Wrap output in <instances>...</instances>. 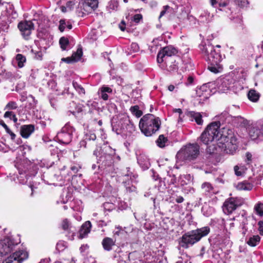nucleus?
<instances>
[{
    "mask_svg": "<svg viewBox=\"0 0 263 263\" xmlns=\"http://www.w3.org/2000/svg\"><path fill=\"white\" fill-rule=\"evenodd\" d=\"M229 117L227 112L219 116L220 121L210 124L201 134L200 138L204 144H209L215 140H218L217 145L221 151L226 154H233L237 148V139L231 129L223 128L219 132L220 122L223 123Z\"/></svg>",
    "mask_w": 263,
    "mask_h": 263,
    "instance_id": "nucleus-1",
    "label": "nucleus"
},
{
    "mask_svg": "<svg viewBox=\"0 0 263 263\" xmlns=\"http://www.w3.org/2000/svg\"><path fill=\"white\" fill-rule=\"evenodd\" d=\"M161 121L159 118L151 114L143 116L139 124L141 132L147 137L155 134L159 129Z\"/></svg>",
    "mask_w": 263,
    "mask_h": 263,
    "instance_id": "nucleus-2",
    "label": "nucleus"
},
{
    "mask_svg": "<svg viewBox=\"0 0 263 263\" xmlns=\"http://www.w3.org/2000/svg\"><path fill=\"white\" fill-rule=\"evenodd\" d=\"M210 232L209 227H204L187 232L181 238V246L183 248H187L189 245H192L199 241L201 238L207 236Z\"/></svg>",
    "mask_w": 263,
    "mask_h": 263,
    "instance_id": "nucleus-3",
    "label": "nucleus"
},
{
    "mask_svg": "<svg viewBox=\"0 0 263 263\" xmlns=\"http://www.w3.org/2000/svg\"><path fill=\"white\" fill-rule=\"evenodd\" d=\"M100 151L101 153L97 148L93 151V155L96 157L101 155L98 162L100 163L99 167L104 169L106 167L111 166L114 163L113 156L115 154V149L109 146H106L103 149H100Z\"/></svg>",
    "mask_w": 263,
    "mask_h": 263,
    "instance_id": "nucleus-4",
    "label": "nucleus"
},
{
    "mask_svg": "<svg viewBox=\"0 0 263 263\" xmlns=\"http://www.w3.org/2000/svg\"><path fill=\"white\" fill-rule=\"evenodd\" d=\"M199 154V146L197 144H190L182 148L177 154L178 160L191 161L195 159Z\"/></svg>",
    "mask_w": 263,
    "mask_h": 263,
    "instance_id": "nucleus-5",
    "label": "nucleus"
},
{
    "mask_svg": "<svg viewBox=\"0 0 263 263\" xmlns=\"http://www.w3.org/2000/svg\"><path fill=\"white\" fill-rule=\"evenodd\" d=\"M210 53V56L206 60L210 64L208 66V69L215 73L221 72L222 70V66L220 64L222 60L220 50H216L215 48Z\"/></svg>",
    "mask_w": 263,
    "mask_h": 263,
    "instance_id": "nucleus-6",
    "label": "nucleus"
},
{
    "mask_svg": "<svg viewBox=\"0 0 263 263\" xmlns=\"http://www.w3.org/2000/svg\"><path fill=\"white\" fill-rule=\"evenodd\" d=\"M74 129L69 124H66L62 128L61 132L58 133L57 137L60 142L65 144H69L72 137Z\"/></svg>",
    "mask_w": 263,
    "mask_h": 263,
    "instance_id": "nucleus-7",
    "label": "nucleus"
},
{
    "mask_svg": "<svg viewBox=\"0 0 263 263\" xmlns=\"http://www.w3.org/2000/svg\"><path fill=\"white\" fill-rule=\"evenodd\" d=\"M18 243L11 237H6L0 241V255H6L13 250L14 247Z\"/></svg>",
    "mask_w": 263,
    "mask_h": 263,
    "instance_id": "nucleus-8",
    "label": "nucleus"
},
{
    "mask_svg": "<svg viewBox=\"0 0 263 263\" xmlns=\"http://www.w3.org/2000/svg\"><path fill=\"white\" fill-rule=\"evenodd\" d=\"M242 203L240 199L238 198H230L227 199L222 206L223 211L226 214H231Z\"/></svg>",
    "mask_w": 263,
    "mask_h": 263,
    "instance_id": "nucleus-9",
    "label": "nucleus"
},
{
    "mask_svg": "<svg viewBox=\"0 0 263 263\" xmlns=\"http://www.w3.org/2000/svg\"><path fill=\"white\" fill-rule=\"evenodd\" d=\"M28 257L27 252L18 250L5 259L2 263H22Z\"/></svg>",
    "mask_w": 263,
    "mask_h": 263,
    "instance_id": "nucleus-10",
    "label": "nucleus"
},
{
    "mask_svg": "<svg viewBox=\"0 0 263 263\" xmlns=\"http://www.w3.org/2000/svg\"><path fill=\"white\" fill-rule=\"evenodd\" d=\"M177 52V50L171 46L164 47L158 53L157 62L159 63H162L164 61H168L172 55H175Z\"/></svg>",
    "mask_w": 263,
    "mask_h": 263,
    "instance_id": "nucleus-11",
    "label": "nucleus"
},
{
    "mask_svg": "<svg viewBox=\"0 0 263 263\" xmlns=\"http://www.w3.org/2000/svg\"><path fill=\"white\" fill-rule=\"evenodd\" d=\"M17 27L23 37L28 39L34 29V24L31 21H22L18 23Z\"/></svg>",
    "mask_w": 263,
    "mask_h": 263,
    "instance_id": "nucleus-12",
    "label": "nucleus"
},
{
    "mask_svg": "<svg viewBox=\"0 0 263 263\" xmlns=\"http://www.w3.org/2000/svg\"><path fill=\"white\" fill-rule=\"evenodd\" d=\"M234 81L230 76H226L218 79L216 83L218 90L221 92H224L230 89Z\"/></svg>",
    "mask_w": 263,
    "mask_h": 263,
    "instance_id": "nucleus-13",
    "label": "nucleus"
},
{
    "mask_svg": "<svg viewBox=\"0 0 263 263\" xmlns=\"http://www.w3.org/2000/svg\"><path fill=\"white\" fill-rule=\"evenodd\" d=\"M201 53L204 59L207 60L209 57L210 52H212L215 47L208 41L202 42L199 46Z\"/></svg>",
    "mask_w": 263,
    "mask_h": 263,
    "instance_id": "nucleus-14",
    "label": "nucleus"
},
{
    "mask_svg": "<svg viewBox=\"0 0 263 263\" xmlns=\"http://www.w3.org/2000/svg\"><path fill=\"white\" fill-rule=\"evenodd\" d=\"M126 117H127L126 115H123L120 116L119 118H114L112 120L111 123L112 130L115 132L117 134L122 133V125L124 124V120H125Z\"/></svg>",
    "mask_w": 263,
    "mask_h": 263,
    "instance_id": "nucleus-15",
    "label": "nucleus"
},
{
    "mask_svg": "<svg viewBox=\"0 0 263 263\" xmlns=\"http://www.w3.org/2000/svg\"><path fill=\"white\" fill-rule=\"evenodd\" d=\"M91 227V222L89 221L85 222L82 226L79 231L78 238L82 239L85 238L90 231Z\"/></svg>",
    "mask_w": 263,
    "mask_h": 263,
    "instance_id": "nucleus-16",
    "label": "nucleus"
},
{
    "mask_svg": "<svg viewBox=\"0 0 263 263\" xmlns=\"http://www.w3.org/2000/svg\"><path fill=\"white\" fill-rule=\"evenodd\" d=\"M34 126L33 125H24L21 127V135L25 138H28L34 132Z\"/></svg>",
    "mask_w": 263,
    "mask_h": 263,
    "instance_id": "nucleus-17",
    "label": "nucleus"
},
{
    "mask_svg": "<svg viewBox=\"0 0 263 263\" xmlns=\"http://www.w3.org/2000/svg\"><path fill=\"white\" fill-rule=\"evenodd\" d=\"M116 240L110 237H105L102 241L103 249L107 251L112 250V247L115 246Z\"/></svg>",
    "mask_w": 263,
    "mask_h": 263,
    "instance_id": "nucleus-18",
    "label": "nucleus"
},
{
    "mask_svg": "<svg viewBox=\"0 0 263 263\" xmlns=\"http://www.w3.org/2000/svg\"><path fill=\"white\" fill-rule=\"evenodd\" d=\"M82 54V49L81 48H78L77 51L72 54L71 57L63 58L62 60L68 63L73 62H78L81 58Z\"/></svg>",
    "mask_w": 263,
    "mask_h": 263,
    "instance_id": "nucleus-19",
    "label": "nucleus"
},
{
    "mask_svg": "<svg viewBox=\"0 0 263 263\" xmlns=\"http://www.w3.org/2000/svg\"><path fill=\"white\" fill-rule=\"evenodd\" d=\"M186 116L190 118V120L196 121L197 124L201 125L203 123L202 116L199 112H196L193 111H190L187 112Z\"/></svg>",
    "mask_w": 263,
    "mask_h": 263,
    "instance_id": "nucleus-20",
    "label": "nucleus"
},
{
    "mask_svg": "<svg viewBox=\"0 0 263 263\" xmlns=\"http://www.w3.org/2000/svg\"><path fill=\"white\" fill-rule=\"evenodd\" d=\"M112 89L110 87L106 86H103L100 88L99 94L103 100H107L108 99L107 93H112Z\"/></svg>",
    "mask_w": 263,
    "mask_h": 263,
    "instance_id": "nucleus-21",
    "label": "nucleus"
},
{
    "mask_svg": "<svg viewBox=\"0 0 263 263\" xmlns=\"http://www.w3.org/2000/svg\"><path fill=\"white\" fill-rule=\"evenodd\" d=\"M209 93L207 91L206 86L202 85L196 90V95L198 97L202 98L201 100L204 101L208 98Z\"/></svg>",
    "mask_w": 263,
    "mask_h": 263,
    "instance_id": "nucleus-22",
    "label": "nucleus"
},
{
    "mask_svg": "<svg viewBox=\"0 0 263 263\" xmlns=\"http://www.w3.org/2000/svg\"><path fill=\"white\" fill-rule=\"evenodd\" d=\"M138 162L144 169H148L150 166L149 159L144 155H140L138 158Z\"/></svg>",
    "mask_w": 263,
    "mask_h": 263,
    "instance_id": "nucleus-23",
    "label": "nucleus"
},
{
    "mask_svg": "<svg viewBox=\"0 0 263 263\" xmlns=\"http://www.w3.org/2000/svg\"><path fill=\"white\" fill-rule=\"evenodd\" d=\"M124 124H126L125 132L132 133L135 131L136 126L127 116L125 117V120H124Z\"/></svg>",
    "mask_w": 263,
    "mask_h": 263,
    "instance_id": "nucleus-24",
    "label": "nucleus"
},
{
    "mask_svg": "<svg viewBox=\"0 0 263 263\" xmlns=\"http://www.w3.org/2000/svg\"><path fill=\"white\" fill-rule=\"evenodd\" d=\"M170 63L167 64V69L168 71L173 72L178 69V62L174 58H171Z\"/></svg>",
    "mask_w": 263,
    "mask_h": 263,
    "instance_id": "nucleus-25",
    "label": "nucleus"
},
{
    "mask_svg": "<svg viewBox=\"0 0 263 263\" xmlns=\"http://www.w3.org/2000/svg\"><path fill=\"white\" fill-rule=\"evenodd\" d=\"M236 187L238 190L250 191L252 190L253 185L247 182H241L236 185Z\"/></svg>",
    "mask_w": 263,
    "mask_h": 263,
    "instance_id": "nucleus-26",
    "label": "nucleus"
},
{
    "mask_svg": "<svg viewBox=\"0 0 263 263\" xmlns=\"http://www.w3.org/2000/svg\"><path fill=\"white\" fill-rule=\"evenodd\" d=\"M259 97V93L254 89L250 90L248 93V99L252 102H257Z\"/></svg>",
    "mask_w": 263,
    "mask_h": 263,
    "instance_id": "nucleus-27",
    "label": "nucleus"
},
{
    "mask_svg": "<svg viewBox=\"0 0 263 263\" xmlns=\"http://www.w3.org/2000/svg\"><path fill=\"white\" fill-rule=\"evenodd\" d=\"M60 25L59 29L61 32H63L65 28H67L69 30L71 29L72 27V24L69 21H66L65 20H61L60 21Z\"/></svg>",
    "mask_w": 263,
    "mask_h": 263,
    "instance_id": "nucleus-28",
    "label": "nucleus"
},
{
    "mask_svg": "<svg viewBox=\"0 0 263 263\" xmlns=\"http://www.w3.org/2000/svg\"><path fill=\"white\" fill-rule=\"evenodd\" d=\"M118 6L119 3L117 0H111L108 4L107 10L109 12L111 13L112 11H117Z\"/></svg>",
    "mask_w": 263,
    "mask_h": 263,
    "instance_id": "nucleus-29",
    "label": "nucleus"
},
{
    "mask_svg": "<svg viewBox=\"0 0 263 263\" xmlns=\"http://www.w3.org/2000/svg\"><path fill=\"white\" fill-rule=\"evenodd\" d=\"M96 139V135L92 132H89L85 135V138L84 141L81 142V145L84 146L85 147H86V145L87 142L91 140L94 141Z\"/></svg>",
    "mask_w": 263,
    "mask_h": 263,
    "instance_id": "nucleus-30",
    "label": "nucleus"
},
{
    "mask_svg": "<svg viewBox=\"0 0 263 263\" xmlns=\"http://www.w3.org/2000/svg\"><path fill=\"white\" fill-rule=\"evenodd\" d=\"M0 19L2 20V21H0V29L3 31L7 32L9 29V25L3 14L0 16Z\"/></svg>",
    "mask_w": 263,
    "mask_h": 263,
    "instance_id": "nucleus-31",
    "label": "nucleus"
},
{
    "mask_svg": "<svg viewBox=\"0 0 263 263\" xmlns=\"http://www.w3.org/2000/svg\"><path fill=\"white\" fill-rule=\"evenodd\" d=\"M17 63V66L19 68H22L24 66V63L26 62V57L22 54H17L15 57Z\"/></svg>",
    "mask_w": 263,
    "mask_h": 263,
    "instance_id": "nucleus-32",
    "label": "nucleus"
},
{
    "mask_svg": "<svg viewBox=\"0 0 263 263\" xmlns=\"http://www.w3.org/2000/svg\"><path fill=\"white\" fill-rule=\"evenodd\" d=\"M260 239V238L258 235H254L249 238L247 243L251 247H255L259 243Z\"/></svg>",
    "mask_w": 263,
    "mask_h": 263,
    "instance_id": "nucleus-33",
    "label": "nucleus"
},
{
    "mask_svg": "<svg viewBox=\"0 0 263 263\" xmlns=\"http://www.w3.org/2000/svg\"><path fill=\"white\" fill-rule=\"evenodd\" d=\"M167 139L163 135H161L157 140L156 143L159 147L163 148L165 147V144L167 142Z\"/></svg>",
    "mask_w": 263,
    "mask_h": 263,
    "instance_id": "nucleus-34",
    "label": "nucleus"
},
{
    "mask_svg": "<svg viewBox=\"0 0 263 263\" xmlns=\"http://www.w3.org/2000/svg\"><path fill=\"white\" fill-rule=\"evenodd\" d=\"M129 110L132 114L137 118H139L142 115V111L139 109V107L138 105L130 107Z\"/></svg>",
    "mask_w": 263,
    "mask_h": 263,
    "instance_id": "nucleus-35",
    "label": "nucleus"
},
{
    "mask_svg": "<svg viewBox=\"0 0 263 263\" xmlns=\"http://www.w3.org/2000/svg\"><path fill=\"white\" fill-rule=\"evenodd\" d=\"M59 43L62 49L65 50L66 49L67 46L69 45V42L67 38L63 36L60 39Z\"/></svg>",
    "mask_w": 263,
    "mask_h": 263,
    "instance_id": "nucleus-36",
    "label": "nucleus"
},
{
    "mask_svg": "<svg viewBox=\"0 0 263 263\" xmlns=\"http://www.w3.org/2000/svg\"><path fill=\"white\" fill-rule=\"evenodd\" d=\"M81 8H82V10H83V13L84 14H87L89 13H91L92 11H93L95 10V9L92 8V7H90V6H89V5H86L84 3H82Z\"/></svg>",
    "mask_w": 263,
    "mask_h": 263,
    "instance_id": "nucleus-37",
    "label": "nucleus"
},
{
    "mask_svg": "<svg viewBox=\"0 0 263 263\" xmlns=\"http://www.w3.org/2000/svg\"><path fill=\"white\" fill-rule=\"evenodd\" d=\"M127 170V174L124 175L125 177H126L127 179L129 177L131 182L135 183L136 182V178L137 177V175H134L132 172H130L129 168H126Z\"/></svg>",
    "mask_w": 263,
    "mask_h": 263,
    "instance_id": "nucleus-38",
    "label": "nucleus"
},
{
    "mask_svg": "<svg viewBox=\"0 0 263 263\" xmlns=\"http://www.w3.org/2000/svg\"><path fill=\"white\" fill-rule=\"evenodd\" d=\"M83 3L95 9L98 7V0H84Z\"/></svg>",
    "mask_w": 263,
    "mask_h": 263,
    "instance_id": "nucleus-39",
    "label": "nucleus"
},
{
    "mask_svg": "<svg viewBox=\"0 0 263 263\" xmlns=\"http://www.w3.org/2000/svg\"><path fill=\"white\" fill-rule=\"evenodd\" d=\"M17 103L14 101H10L5 107V110H13L17 108Z\"/></svg>",
    "mask_w": 263,
    "mask_h": 263,
    "instance_id": "nucleus-40",
    "label": "nucleus"
},
{
    "mask_svg": "<svg viewBox=\"0 0 263 263\" xmlns=\"http://www.w3.org/2000/svg\"><path fill=\"white\" fill-rule=\"evenodd\" d=\"M176 263H191V261L186 254H183Z\"/></svg>",
    "mask_w": 263,
    "mask_h": 263,
    "instance_id": "nucleus-41",
    "label": "nucleus"
},
{
    "mask_svg": "<svg viewBox=\"0 0 263 263\" xmlns=\"http://www.w3.org/2000/svg\"><path fill=\"white\" fill-rule=\"evenodd\" d=\"M73 86L76 89V90L80 93V94H84L85 90L84 89L79 85L77 82H73L72 83Z\"/></svg>",
    "mask_w": 263,
    "mask_h": 263,
    "instance_id": "nucleus-42",
    "label": "nucleus"
},
{
    "mask_svg": "<svg viewBox=\"0 0 263 263\" xmlns=\"http://www.w3.org/2000/svg\"><path fill=\"white\" fill-rule=\"evenodd\" d=\"M209 16L210 13L204 11V12L202 13L199 16L200 21L203 23H208L209 20H208L207 16L209 17Z\"/></svg>",
    "mask_w": 263,
    "mask_h": 263,
    "instance_id": "nucleus-43",
    "label": "nucleus"
},
{
    "mask_svg": "<svg viewBox=\"0 0 263 263\" xmlns=\"http://www.w3.org/2000/svg\"><path fill=\"white\" fill-rule=\"evenodd\" d=\"M217 150V147L215 144H212L208 146L206 149V152L209 154H213L215 153Z\"/></svg>",
    "mask_w": 263,
    "mask_h": 263,
    "instance_id": "nucleus-44",
    "label": "nucleus"
},
{
    "mask_svg": "<svg viewBox=\"0 0 263 263\" xmlns=\"http://www.w3.org/2000/svg\"><path fill=\"white\" fill-rule=\"evenodd\" d=\"M254 209L256 213L260 216L263 215V204L261 203H258L255 206Z\"/></svg>",
    "mask_w": 263,
    "mask_h": 263,
    "instance_id": "nucleus-45",
    "label": "nucleus"
},
{
    "mask_svg": "<svg viewBox=\"0 0 263 263\" xmlns=\"http://www.w3.org/2000/svg\"><path fill=\"white\" fill-rule=\"evenodd\" d=\"M202 189L205 192H210L212 190L213 187L209 183H204L202 185Z\"/></svg>",
    "mask_w": 263,
    "mask_h": 263,
    "instance_id": "nucleus-46",
    "label": "nucleus"
},
{
    "mask_svg": "<svg viewBox=\"0 0 263 263\" xmlns=\"http://www.w3.org/2000/svg\"><path fill=\"white\" fill-rule=\"evenodd\" d=\"M234 1L236 5L241 7H246L249 4L247 0H234Z\"/></svg>",
    "mask_w": 263,
    "mask_h": 263,
    "instance_id": "nucleus-47",
    "label": "nucleus"
},
{
    "mask_svg": "<svg viewBox=\"0 0 263 263\" xmlns=\"http://www.w3.org/2000/svg\"><path fill=\"white\" fill-rule=\"evenodd\" d=\"M237 120L240 123V125L246 126L249 124V122L241 117H237Z\"/></svg>",
    "mask_w": 263,
    "mask_h": 263,
    "instance_id": "nucleus-48",
    "label": "nucleus"
},
{
    "mask_svg": "<svg viewBox=\"0 0 263 263\" xmlns=\"http://www.w3.org/2000/svg\"><path fill=\"white\" fill-rule=\"evenodd\" d=\"M125 183L126 184V189L127 192H135L136 190V187L135 185H132L131 186L129 185V182H128V183L127 181L125 182Z\"/></svg>",
    "mask_w": 263,
    "mask_h": 263,
    "instance_id": "nucleus-49",
    "label": "nucleus"
},
{
    "mask_svg": "<svg viewBox=\"0 0 263 263\" xmlns=\"http://www.w3.org/2000/svg\"><path fill=\"white\" fill-rule=\"evenodd\" d=\"M130 49L134 52H137L139 50V45L136 43H132L130 45Z\"/></svg>",
    "mask_w": 263,
    "mask_h": 263,
    "instance_id": "nucleus-50",
    "label": "nucleus"
},
{
    "mask_svg": "<svg viewBox=\"0 0 263 263\" xmlns=\"http://www.w3.org/2000/svg\"><path fill=\"white\" fill-rule=\"evenodd\" d=\"M69 222L67 219H65L63 221L62 226L64 230H68L69 227Z\"/></svg>",
    "mask_w": 263,
    "mask_h": 263,
    "instance_id": "nucleus-51",
    "label": "nucleus"
},
{
    "mask_svg": "<svg viewBox=\"0 0 263 263\" xmlns=\"http://www.w3.org/2000/svg\"><path fill=\"white\" fill-rule=\"evenodd\" d=\"M13 112L11 111H7L5 112L4 115V117L5 118H9L10 119H12V117L14 115Z\"/></svg>",
    "mask_w": 263,
    "mask_h": 263,
    "instance_id": "nucleus-52",
    "label": "nucleus"
},
{
    "mask_svg": "<svg viewBox=\"0 0 263 263\" xmlns=\"http://www.w3.org/2000/svg\"><path fill=\"white\" fill-rule=\"evenodd\" d=\"M142 18V16L140 14H136L134 16V21L138 23Z\"/></svg>",
    "mask_w": 263,
    "mask_h": 263,
    "instance_id": "nucleus-53",
    "label": "nucleus"
},
{
    "mask_svg": "<svg viewBox=\"0 0 263 263\" xmlns=\"http://www.w3.org/2000/svg\"><path fill=\"white\" fill-rule=\"evenodd\" d=\"M168 8H170V7L167 5L164 6L163 7V10L161 11L159 18L163 16L166 13V12Z\"/></svg>",
    "mask_w": 263,
    "mask_h": 263,
    "instance_id": "nucleus-54",
    "label": "nucleus"
},
{
    "mask_svg": "<svg viewBox=\"0 0 263 263\" xmlns=\"http://www.w3.org/2000/svg\"><path fill=\"white\" fill-rule=\"evenodd\" d=\"M226 224L229 226V230H231L232 229H233L234 227V223L233 222H232V219L229 220L226 222Z\"/></svg>",
    "mask_w": 263,
    "mask_h": 263,
    "instance_id": "nucleus-55",
    "label": "nucleus"
},
{
    "mask_svg": "<svg viewBox=\"0 0 263 263\" xmlns=\"http://www.w3.org/2000/svg\"><path fill=\"white\" fill-rule=\"evenodd\" d=\"M81 167L79 166L73 165L71 166L70 170L74 174L77 173Z\"/></svg>",
    "mask_w": 263,
    "mask_h": 263,
    "instance_id": "nucleus-56",
    "label": "nucleus"
},
{
    "mask_svg": "<svg viewBox=\"0 0 263 263\" xmlns=\"http://www.w3.org/2000/svg\"><path fill=\"white\" fill-rule=\"evenodd\" d=\"M119 26L121 31H124L125 29V23L124 21H122Z\"/></svg>",
    "mask_w": 263,
    "mask_h": 263,
    "instance_id": "nucleus-57",
    "label": "nucleus"
},
{
    "mask_svg": "<svg viewBox=\"0 0 263 263\" xmlns=\"http://www.w3.org/2000/svg\"><path fill=\"white\" fill-rule=\"evenodd\" d=\"M35 59H36L37 60H41L42 59L43 54L41 51H36L35 53Z\"/></svg>",
    "mask_w": 263,
    "mask_h": 263,
    "instance_id": "nucleus-58",
    "label": "nucleus"
},
{
    "mask_svg": "<svg viewBox=\"0 0 263 263\" xmlns=\"http://www.w3.org/2000/svg\"><path fill=\"white\" fill-rule=\"evenodd\" d=\"M239 168L238 166H235L234 167V171H235V174L238 176H241L242 175L241 172L239 171Z\"/></svg>",
    "mask_w": 263,
    "mask_h": 263,
    "instance_id": "nucleus-59",
    "label": "nucleus"
},
{
    "mask_svg": "<svg viewBox=\"0 0 263 263\" xmlns=\"http://www.w3.org/2000/svg\"><path fill=\"white\" fill-rule=\"evenodd\" d=\"M194 81V78L192 76H189L187 78V81L186 82V85L192 84Z\"/></svg>",
    "mask_w": 263,
    "mask_h": 263,
    "instance_id": "nucleus-60",
    "label": "nucleus"
},
{
    "mask_svg": "<svg viewBox=\"0 0 263 263\" xmlns=\"http://www.w3.org/2000/svg\"><path fill=\"white\" fill-rule=\"evenodd\" d=\"M246 157L248 161L247 163H249L252 160V154L249 152H247L246 154Z\"/></svg>",
    "mask_w": 263,
    "mask_h": 263,
    "instance_id": "nucleus-61",
    "label": "nucleus"
},
{
    "mask_svg": "<svg viewBox=\"0 0 263 263\" xmlns=\"http://www.w3.org/2000/svg\"><path fill=\"white\" fill-rule=\"evenodd\" d=\"M2 125L4 127V128L5 129V130L7 133H10L11 130L9 128V127L7 126V125L5 123L3 122L2 124Z\"/></svg>",
    "mask_w": 263,
    "mask_h": 263,
    "instance_id": "nucleus-62",
    "label": "nucleus"
},
{
    "mask_svg": "<svg viewBox=\"0 0 263 263\" xmlns=\"http://www.w3.org/2000/svg\"><path fill=\"white\" fill-rule=\"evenodd\" d=\"M184 200V199L181 196H179L176 199V201L177 202V203H181Z\"/></svg>",
    "mask_w": 263,
    "mask_h": 263,
    "instance_id": "nucleus-63",
    "label": "nucleus"
},
{
    "mask_svg": "<svg viewBox=\"0 0 263 263\" xmlns=\"http://www.w3.org/2000/svg\"><path fill=\"white\" fill-rule=\"evenodd\" d=\"M74 5V3L72 1H69L67 3L66 6L67 7H70Z\"/></svg>",
    "mask_w": 263,
    "mask_h": 263,
    "instance_id": "nucleus-64",
    "label": "nucleus"
}]
</instances>
